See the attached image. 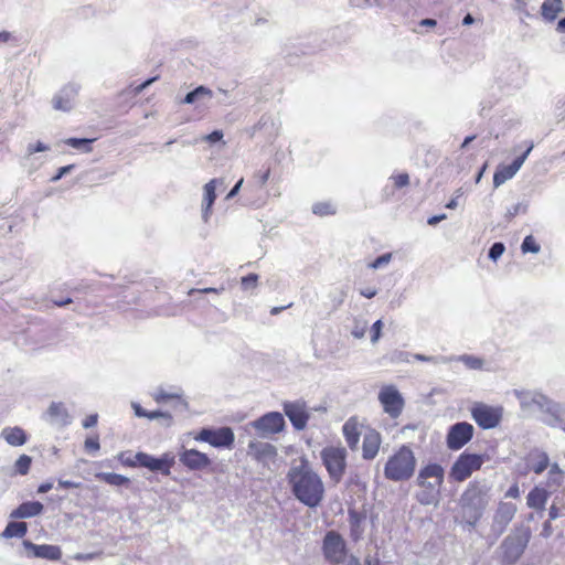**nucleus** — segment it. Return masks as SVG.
<instances>
[{
    "mask_svg": "<svg viewBox=\"0 0 565 565\" xmlns=\"http://www.w3.org/2000/svg\"><path fill=\"white\" fill-rule=\"evenodd\" d=\"M224 290H225V287H224V286H221V287H218V288H212V287H209V288H202V289L192 288V289H190L189 295H190V296H193V295H195V294H216V295H220V294H222Z\"/></svg>",
    "mask_w": 565,
    "mask_h": 565,
    "instance_id": "obj_51",
    "label": "nucleus"
},
{
    "mask_svg": "<svg viewBox=\"0 0 565 565\" xmlns=\"http://www.w3.org/2000/svg\"><path fill=\"white\" fill-rule=\"evenodd\" d=\"M379 402L383 411L391 417L397 418L401 416L405 401L396 386L390 384L381 387L379 392Z\"/></svg>",
    "mask_w": 565,
    "mask_h": 565,
    "instance_id": "obj_8",
    "label": "nucleus"
},
{
    "mask_svg": "<svg viewBox=\"0 0 565 565\" xmlns=\"http://www.w3.org/2000/svg\"><path fill=\"white\" fill-rule=\"evenodd\" d=\"M43 420L54 427H65L71 424V416L63 403L52 402L42 415Z\"/></svg>",
    "mask_w": 565,
    "mask_h": 565,
    "instance_id": "obj_20",
    "label": "nucleus"
},
{
    "mask_svg": "<svg viewBox=\"0 0 565 565\" xmlns=\"http://www.w3.org/2000/svg\"><path fill=\"white\" fill-rule=\"evenodd\" d=\"M146 418L151 419V420L162 418L166 420V426H170L172 424V416L168 412H162V411L148 412V416H146Z\"/></svg>",
    "mask_w": 565,
    "mask_h": 565,
    "instance_id": "obj_47",
    "label": "nucleus"
},
{
    "mask_svg": "<svg viewBox=\"0 0 565 565\" xmlns=\"http://www.w3.org/2000/svg\"><path fill=\"white\" fill-rule=\"evenodd\" d=\"M392 253H384L376 257L372 263H370L369 267L372 269L383 268L390 264V262L392 260Z\"/></svg>",
    "mask_w": 565,
    "mask_h": 565,
    "instance_id": "obj_45",
    "label": "nucleus"
},
{
    "mask_svg": "<svg viewBox=\"0 0 565 565\" xmlns=\"http://www.w3.org/2000/svg\"><path fill=\"white\" fill-rule=\"evenodd\" d=\"M99 447H100V446H99V441H98V438H97V437H96V438H87V439L85 440V448H86L87 450H89V451H90V450H95V451H96V450H98V449H99Z\"/></svg>",
    "mask_w": 565,
    "mask_h": 565,
    "instance_id": "obj_61",
    "label": "nucleus"
},
{
    "mask_svg": "<svg viewBox=\"0 0 565 565\" xmlns=\"http://www.w3.org/2000/svg\"><path fill=\"white\" fill-rule=\"evenodd\" d=\"M269 175H270L269 169H267L265 171L257 172V174L255 177L257 178L258 185L264 186L266 184V182L268 181Z\"/></svg>",
    "mask_w": 565,
    "mask_h": 565,
    "instance_id": "obj_59",
    "label": "nucleus"
},
{
    "mask_svg": "<svg viewBox=\"0 0 565 565\" xmlns=\"http://www.w3.org/2000/svg\"><path fill=\"white\" fill-rule=\"evenodd\" d=\"M74 168H75L74 164H68V166L61 167L58 169L57 173L55 175H53L50 180L52 182H56L60 179H62L65 174L70 173L72 170H74Z\"/></svg>",
    "mask_w": 565,
    "mask_h": 565,
    "instance_id": "obj_53",
    "label": "nucleus"
},
{
    "mask_svg": "<svg viewBox=\"0 0 565 565\" xmlns=\"http://www.w3.org/2000/svg\"><path fill=\"white\" fill-rule=\"evenodd\" d=\"M97 420H98V415L97 414H92V415L87 416L84 419L83 427L84 428L94 427L97 424Z\"/></svg>",
    "mask_w": 565,
    "mask_h": 565,
    "instance_id": "obj_63",
    "label": "nucleus"
},
{
    "mask_svg": "<svg viewBox=\"0 0 565 565\" xmlns=\"http://www.w3.org/2000/svg\"><path fill=\"white\" fill-rule=\"evenodd\" d=\"M23 546L25 548V552H24L25 556H28V557L35 556V544H33L30 541H23Z\"/></svg>",
    "mask_w": 565,
    "mask_h": 565,
    "instance_id": "obj_64",
    "label": "nucleus"
},
{
    "mask_svg": "<svg viewBox=\"0 0 565 565\" xmlns=\"http://www.w3.org/2000/svg\"><path fill=\"white\" fill-rule=\"evenodd\" d=\"M94 139L89 138H68L65 140V143L76 150H79L82 152H89L92 151V142Z\"/></svg>",
    "mask_w": 565,
    "mask_h": 565,
    "instance_id": "obj_37",
    "label": "nucleus"
},
{
    "mask_svg": "<svg viewBox=\"0 0 565 565\" xmlns=\"http://www.w3.org/2000/svg\"><path fill=\"white\" fill-rule=\"evenodd\" d=\"M512 393L518 398L521 411L526 415L542 413L550 399L543 393L533 390H513Z\"/></svg>",
    "mask_w": 565,
    "mask_h": 565,
    "instance_id": "obj_10",
    "label": "nucleus"
},
{
    "mask_svg": "<svg viewBox=\"0 0 565 565\" xmlns=\"http://www.w3.org/2000/svg\"><path fill=\"white\" fill-rule=\"evenodd\" d=\"M533 148L534 143L532 141H529L526 142V149L524 150V152L521 156L516 157L512 161V163L499 164L493 174V186L499 188L508 180L512 179L521 169V167L523 166L524 161L526 160Z\"/></svg>",
    "mask_w": 565,
    "mask_h": 565,
    "instance_id": "obj_12",
    "label": "nucleus"
},
{
    "mask_svg": "<svg viewBox=\"0 0 565 565\" xmlns=\"http://www.w3.org/2000/svg\"><path fill=\"white\" fill-rule=\"evenodd\" d=\"M284 411L297 430H302L307 426L309 415L305 411L303 405L299 403H286Z\"/></svg>",
    "mask_w": 565,
    "mask_h": 565,
    "instance_id": "obj_24",
    "label": "nucleus"
},
{
    "mask_svg": "<svg viewBox=\"0 0 565 565\" xmlns=\"http://www.w3.org/2000/svg\"><path fill=\"white\" fill-rule=\"evenodd\" d=\"M349 2L354 8H360V9L372 8L371 0H349Z\"/></svg>",
    "mask_w": 565,
    "mask_h": 565,
    "instance_id": "obj_60",
    "label": "nucleus"
},
{
    "mask_svg": "<svg viewBox=\"0 0 565 565\" xmlns=\"http://www.w3.org/2000/svg\"><path fill=\"white\" fill-rule=\"evenodd\" d=\"M31 463H32L31 457H29L26 455H22L15 461V465H14L15 471L20 475H25L29 471Z\"/></svg>",
    "mask_w": 565,
    "mask_h": 565,
    "instance_id": "obj_42",
    "label": "nucleus"
},
{
    "mask_svg": "<svg viewBox=\"0 0 565 565\" xmlns=\"http://www.w3.org/2000/svg\"><path fill=\"white\" fill-rule=\"evenodd\" d=\"M473 426L467 422H459L449 427L446 443L451 450H459L468 444L473 436Z\"/></svg>",
    "mask_w": 565,
    "mask_h": 565,
    "instance_id": "obj_15",
    "label": "nucleus"
},
{
    "mask_svg": "<svg viewBox=\"0 0 565 565\" xmlns=\"http://www.w3.org/2000/svg\"><path fill=\"white\" fill-rule=\"evenodd\" d=\"M151 396L158 404L166 403L168 401H175V409L181 412L188 411V402L182 398V391L180 388L167 391L163 387H158L151 393Z\"/></svg>",
    "mask_w": 565,
    "mask_h": 565,
    "instance_id": "obj_23",
    "label": "nucleus"
},
{
    "mask_svg": "<svg viewBox=\"0 0 565 565\" xmlns=\"http://www.w3.org/2000/svg\"><path fill=\"white\" fill-rule=\"evenodd\" d=\"M213 97V92L203 85L195 87L193 90L189 92L184 98L181 100L183 104L193 105L195 104L196 108L206 107L205 100H210Z\"/></svg>",
    "mask_w": 565,
    "mask_h": 565,
    "instance_id": "obj_27",
    "label": "nucleus"
},
{
    "mask_svg": "<svg viewBox=\"0 0 565 565\" xmlns=\"http://www.w3.org/2000/svg\"><path fill=\"white\" fill-rule=\"evenodd\" d=\"M322 550L324 557L329 562L341 563L345 557V542L342 536L334 531H329L326 534Z\"/></svg>",
    "mask_w": 565,
    "mask_h": 565,
    "instance_id": "obj_16",
    "label": "nucleus"
},
{
    "mask_svg": "<svg viewBox=\"0 0 565 565\" xmlns=\"http://www.w3.org/2000/svg\"><path fill=\"white\" fill-rule=\"evenodd\" d=\"M213 430L214 429H207V428L202 429L200 431V434L198 435L196 440L205 441L211 445L212 437H213Z\"/></svg>",
    "mask_w": 565,
    "mask_h": 565,
    "instance_id": "obj_55",
    "label": "nucleus"
},
{
    "mask_svg": "<svg viewBox=\"0 0 565 565\" xmlns=\"http://www.w3.org/2000/svg\"><path fill=\"white\" fill-rule=\"evenodd\" d=\"M490 487L486 481H473L463 491L460 502L465 510L470 512V525H476L483 510L489 503Z\"/></svg>",
    "mask_w": 565,
    "mask_h": 565,
    "instance_id": "obj_4",
    "label": "nucleus"
},
{
    "mask_svg": "<svg viewBox=\"0 0 565 565\" xmlns=\"http://www.w3.org/2000/svg\"><path fill=\"white\" fill-rule=\"evenodd\" d=\"M366 329H367L366 321H355L351 333L354 338L361 339L365 335Z\"/></svg>",
    "mask_w": 565,
    "mask_h": 565,
    "instance_id": "obj_49",
    "label": "nucleus"
},
{
    "mask_svg": "<svg viewBox=\"0 0 565 565\" xmlns=\"http://www.w3.org/2000/svg\"><path fill=\"white\" fill-rule=\"evenodd\" d=\"M531 539V530L527 526L514 529L501 543L500 550L505 563L514 564L524 553Z\"/></svg>",
    "mask_w": 565,
    "mask_h": 565,
    "instance_id": "obj_5",
    "label": "nucleus"
},
{
    "mask_svg": "<svg viewBox=\"0 0 565 565\" xmlns=\"http://www.w3.org/2000/svg\"><path fill=\"white\" fill-rule=\"evenodd\" d=\"M416 468V458L413 450L402 446L385 463L384 476L387 480L398 482L409 480Z\"/></svg>",
    "mask_w": 565,
    "mask_h": 565,
    "instance_id": "obj_3",
    "label": "nucleus"
},
{
    "mask_svg": "<svg viewBox=\"0 0 565 565\" xmlns=\"http://www.w3.org/2000/svg\"><path fill=\"white\" fill-rule=\"evenodd\" d=\"M342 433L349 448L356 450L361 437V427L358 420L353 417L349 418L342 427Z\"/></svg>",
    "mask_w": 565,
    "mask_h": 565,
    "instance_id": "obj_26",
    "label": "nucleus"
},
{
    "mask_svg": "<svg viewBox=\"0 0 565 565\" xmlns=\"http://www.w3.org/2000/svg\"><path fill=\"white\" fill-rule=\"evenodd\" d=\"M320 457L329 475V478L334 483H339L342 480L347 469L345 448L334 446L324 447L320 452Z\"/></svg>",
    "mask_w": 565,
    "mask_h": 565,
    "instance_id": "obj_6",
    "label": "nucleus"
},
{
    "mask_svg": "<svg viewBox=\"0 0 565 565\" xmlns=\"http://www.w3.org/2000/svg\"><path fill=\"white\" fill-rule=\"evenodd\" d=\"M390 179L393 181L394 186L396 189H402L409 184V175L406 172H403V173H399L396 175H392Z\"/></svg>",
    "mask_w": 565,
    "mask_h": 565,
    "instance_id": "obj_48",
    "label": "nucleus"
},
{
    "mask_svg": "<svg viewBox=\"0 0 565 565\" xmlns=\"http://www.w3.org/2000/svg\"><path fill=\"white\" fill-rule=\"evenodd\" d=\"M359 294L362 297H365L367 299H372V298H374L377 295V289L374 288V287H365V288L359 289Z\"/></svg>",
    "mask_w": 565,
    "mask_h": 565,
    "instance_id": "obj_58",
    "label": "nucleus"
},
{
    "mask_svg": "<svg viewBox=\"0 0 565 565\" xmlns=\"http://www.w3.org/2000/svg\"><path fill=\"white\" fill-rule=\"evenodd\" d=\"M180 462L190 470H203L211 465L207 455L196 449H184L179 455Z\"/></svg>",
    "mask_w": 565,
    "mask_h": 565,
    "instance_id": "obj_21",
    "label": "nucleus"
},
{
    "mask_svg": "<svg viewBox=\"0 0 565 565\" xmlns=\"http://www.w3.org/2000/svg\"><path fill=\"white\" fill-rule=\"evenodd\" d=\"M223 138V132L221 130H214L211 134L203 137V140L215 143L218 142Z\"/></svg>",
    "mask_w": 565,
    "mask_h": 565,
    "instance_id": "obj_56",
    "label": "nucleus"
},
{
    "mask_svg": "<svg viewBox=\"0 0 565 565\" xmlns=\"http://www.w3.org/2000/svg\"><path fill=\"white\" fill-rule=\"evenodd\" d=\"M382 444L381 434L374 429L367 430L363 436L362 457L365 460H373L380 450Z\"/></svg>",
    "mask_w": 565,
    "mask_h": 565,
    "instance_id": "obj_25",
    "label": "nucleus"
},
{
    "mask_svg": "<svg viewBox=\"0 0 565 565\" xmlns=\"http://www.w3.org/2000/svg\"><path fill=\"white\" fill-rule=\"evenodd\" d=\"M287 481L294 497L305 507L317 509L326 497L324 482L306 458L290 467Z\"/></svg>",
    "mask_w": 565,
    "mask_h": 565,
    "instance_id": "obj_1",
    "label": "nucleus"
},
{
    "mask_svg": "<svg viewBox=\"0 0 565 565\" xmlns=\"http://www.w3.org/2000/svg\"><path fill=\"white\" fill-rule=\"evenodd\" d=\"M50 301L53 303V306H56V307H65V306L71 305V303H75V307H74L73 311L78 312V313H83L84 312L83 306L77 300L76 297L75 298H72V297L51 298Z\"/></svg>",
    "mask_w": 565,
    "mask_h": 565,
    "instance_id": "obj_38",
    "label": "nucleus"
},
{
    "mask_svg": "<svg viewBox=\"0 0 565 565\" xmlns=\"http://www.w3.org/2000/svg\"><path fill=\"white\" fill-rule=\"evenodd\" d=\"M527 211V204L523 202H519L507 209L505 218L512 220L514 216L519 214H525Z\"/></svg>",
    "mask_w": 565,
    "mask_h": 565,
    "instance_id": "obj_43",
    "label": "nucleus"
},
{
    "mask_svg": "<svg viewBox=\"0 0 565 565\" xmlns=\"http://www.w3.org/2000/svg\"><path fill=\"white\" fill-rule=\"evenodd\" d=\"M312 213L319 216L333 215L335 206L330 202H318L312 205Z\"/></svg>",
    "mask_w": 565,
    "mask_h": 565,
    "instance_id": "obj_39",
    "label": "nucleus"
},
{
    "mask_svg": "<svg viewBox=\"0 0 565 565\" xmlns=\"http://www.w3.org/2000/svg\"><path fill=\"white\" fill-rule=\"evenodd\" d=\"M503 415L501 406H490L483 403H476L471 407V416L473 420L483 429L497 427Z\"/></svg>",
    "mask_w": 565,
    "mask_h": 565,
    "instance_id": "obj_9",
    "label": "nucleus"
},
{
    "mask_svg": "<svg viewBox=\"0 0 565 565\" xmlns=\"http://www.w3.org/2000/svg\"><path fill=\"white\" fill-rule=\"evenodd\" d=\"M119 460L128 467H139V462L137 461L136 455L134 457H126L124 452L119 455Z\"/></svg>",
    "mask_w": 565,
    "mask_h": 565,
    "instance_id": "obj_57",
    "label": "nucleus"
},
{
    "mask_svg": "<svg viewBox=\"0 0 565 565\" xmlns=\"http://www.w3.org/2000/svg\"><path fill=\"white\" fill-rule=\"evenodd\" d=\"M541 250L540 244L536 242L533 235H527L524 237L521 244V252L523 254L533 253L537 254Z\"/></svg>",
    "mask_w": 565,
    "mask_h": 565,
    "instance_id": "obj_40",
    "label": "nucleus"
},
{
    "mask_svg": "<svg viewBox=\"0 0 565 565\" xmlns=\"http://www.w3.org/2000/svg\"><path fill=\"white\" fill-rule=\"evenodd\" d=\"M35 515V502H25L10 513L11 519H23Z\"/></svg>",
    "mask_w": 565,
    "mask_h": 565,
    "instance_id": "obj_36",
    "label": "nucleus"
},
{
    "mask_svg": "<svg viewBox=\"0 0 565 565\" xmlns=\"http://www.w3.org/2000/svg\"><path fill=\"white\" fill-rule=\"evenodd\" d=\"M136 462H139V467L147 468L153 472H160L163 476H169L174 465V456L170 452H164L161 457L156 458L149 454L139 451L136 454Z\"/></svg>",
    "mask_w": 565,
    "mask_h": 565,
    "instance_id": "obj_13",
    "label": "nucleus"
},
{
    "mask_svg": "<svg viewBox=\"0 0 565 565\" xmlns=\"http://www.w3.org/2000/svg\"><path fill=\"white\" fill-rule=\"evenodd\" d=\"M444 476L445 470L438 463H429L419 470L416 483L422 490L416 493V499L420 504L430 505L438 502Z\"/></svg>",
    "mask_w": 565,
    "mask_h": 565,
    "instance_id": "obj_2",
    "label": "nucleus"
},
{
    "mask_svg": "<svg viewBox=\"0 0 565 565\" xmlns=\"http://www.w3.org/2000/svg\"><path fill=\"white\" fill-rule=\"evenodd\" d=\"M234 433L230 427L213 430L211 446L230 448L234 444Z\"/></svg>",
    "mask_w": 565,
    "mask_h": 565,
    "instance_id": "obj_29",
    "label": "nucleus"
},
{
    "mask_svg": "<svg viewBox=\"0 0 565 565\" xmlns=\"http://www.w3.org/2000/svg\"><path fill=\"white\" fill-rule=\"evenodd\" d=\"M520 497V488L518 483H513L505 492V498L516 499Z\"/></svg>",
    "mask_w": 565,
    "mask_h": 565,
    "instance_id": "obj_62",
    "label": "nucleus"
},
{
    "mask_svg": "<svg viewBox=\"0 0 565 565\" xmlns=\"http://www.w3.org/2000/svg\"><path fill=\"white\" fill-rule=\"evenodd\" d=\"M62 556L61 548L56 545H38V557L46 558L50 561H57Z\"/></svg>",
    "mask_w": 565,
    "mask_h": 565,
    "instance_id": "obj_35",
    "label": "nucleus"
},
{
    "mask_svg": "<svg viewBox=\"0 0 565 565\" xmlns=\"http://www.w3.org/2000/svg\"><path fill=\"white\" fill-rule=\"evenodd\" d=\"M541 420L550 427L565 431V405L550 398L541 413Z\"/></svg>",
    "mask_w": 565,
    "mask_h": 565,
    "instance_id": "obj_17",
    "label": "nucleus"
},
{
    "mask_svg": "<svg viewBox=\"0 0 565 565\" xmlns=\"http://www.w3.org/2000/svg\"><path fill=\"white\" fill-rule=\"evenodd\" d=\"M248 427L255 429L257 436L267 438L281 431L285 427L284 416L278 412H270L256 420L248 423Z\"/></svg>",
    "mask_w": 565,
    "mask_h": 565,
    "instance_id": "obj_11",
    "label": "nucleus"
},
{
    "mask_svg": "<svg viewBox=\"0 0 565 565\" xmlns=\"http://www.w3.org/2000/svg\"><path fill=\"white\" fill-rule=\"evenodd\" d=\"M96 478L115 487H124L130 483L129 478L114 472H99Z\"/></svg>",
    "mask_w": 565,
    "mask_h": 565,
    "instance_id": "obj_34",
    "label": "nucleus"
},
{
    "mask_svg": "<svg viewBox=\"0 0 565 565\" xmlns=\"http://www.w3.org/2000/svg\"><path fill=\"white\" fill-rule=\"evenodd\" d=\"M28 532V524L24 521H11L8 523L1 536L3 539L23 537Z\"/></svg>",
    "mask_w": 565,
    "mask_h": 565,
    "instance_id": "obj_33",
    "label": "nucleus"
},
{
    "mask_svg": "<svg viewBox=\"0 0 565 565\" xmlns=\"http://www.w3.org/2000/svg\"><path fill=\"white\" fill-rule=\"evenodd\" d=\"M81 85L76 82L65 84L52 98V106L58 111H71L76 104Z\"/></svg>",
    "mask_w": 565,
    "mask_h": 565,
    "instance_id": "obj_14",
    "label": "nucleus"
},
{
    "mask_svg": "<svg viewBox=\"0 0 565 565\" xmlns=\"http://www.w3.org/2000/svg\"><path fill=\"white\" fill-rule=\"evenodd\" d=\"M257 280H258V275L256 274H248L247 276L243 277L242 278V287L244 289H250V288H255L256 285H257Z\"/></svg>",
    "mask_w": 565,
    "mask_h": 565,
    "instance_id": "obj_50",
    "label": "nucleus"
},
{
    "mask_svg": "<svg viewBox=\"0 0 565 565\" xmlns=\"http://www.w3.org/2000/svg\"><path fill=\"white\" fill-rule=\"evenodd\" d=\"M382 328H383V322L382 320H376L372 327H371V330H370V333H371V341L372 342H376L380 337H381V332H382Z\"/></svg>",
    "mask_w": 565,
    "mask_h": 565,
    "instance_id": "obj_52",
    "label": "nucleus"
},
{
    "mask_svg": "<svg viewBox=\"0 0 565 565\" xmlns=\"http://www.w3.org/2000/svg\"><path fill=\"white\" fill-rule=\"evenodd\" d=\"M562 11V0H545L541 7L542 17L548 22H553Z\"/></svg>",
    "mask_w": 565,
    "mask_h": 565,
    "instance_id": "obj_32",
    "label": "nucleus"
},
{
    "mask_svg": "<svg viewBox=\"0 0 565 565\" xmlns=\"http://www.w3.org/2000/svg\"><path fill=\"white\" fill-rule=\"evenodd\" d=\"M505 252V245L502 242H495L491 245L488 252V257L492 262H497Z\"/></svg>",
    "mask_w": 565,
    "mask_h": 565,
    "instance_id": "obj_44",
    "label": "nucleus"
},
{
    "mask_svg": "<svg viewBox=\"0 0 565 565\" xmlns=\"http://www.w3.org/2000/svg\"><path fill=\"white\" fill-rule=\"evenodd\" d=\"M529 466L534 473L541 475L550 466L548 455L541 450L532 451L529 456Z\"/></svg>",
    "mask_w": 565,
    "mask_h": 565,
    "instance_id": "obj_30",
    "label": "nucleus"
},
{
    "mask_svg": "<svg viewBox=\"0 0 565 565\" xmlns=\"http://www.w3.org/2000/svg\"><path fill=\"white\" fill-rule=\"evenodd\" d=\"M222 183L223 181L221 179H212L203 186L201 214L204 223H207L212 215V206L216 199V186Z\"/></svg>",
    "mask_w": 565,
    "mask_h": 565,
    "instance_id": "obj_22",
    "label": "nucleus"
},
{
    "mask_svg": "<svg viewBox=\"0 0 565 565\" xmlns=\"http://www.w3.org/2000/svg\"><path fill=\"white\" fill-rule=\"evenodd\" d=\"M516 511L518 509L514 503L500 502L493 515L491 530L498 536L501 535L505 531L510 522L513 520Z\"/></svg>",
    "mask_w": 565,
    "mask_h": 565,
    "instance_id": "obj_18",
    "label": "nucleus"
},
{
    "mask_svg": "<svg viewBox=\"0 0 565 565\" xmlns=\"http://www.w3.org/2000/svg\"><path fill=\"white\" fill-rule=\"evenodd\" d=\"M564 472L557 475L547 473L546 486L550 489L555 490L564 482Z\"/></svg>",
    "mask_w": 565,
    "mask_h": 565,
    "instance_id": "obj_46",
    "label": "nucleus"
},
{
    "mask_svg": "<svg viewBox=\"0 0 565 565\" xmlns=\"http://www.w3.org/2000/svg\"><path fill=\"white\" fill-rule=\"evenodd\" d=\"M548 495L550 492L546 489L535 487L529 492L526 497V504L531 509L544 510Z\"/></svg>",
    "mask_w": 565,
    "mask_h": 565,
    "instance_id": "obj_28",
    "label": "nucleus"
},
{
    "mask_svg": "<svg viewBox=\"0 0 565 565\" xmlns=\"http://www.w3.org/2000/svg\"><path fill=\"white\" fill-rule=\"evenodd\" d=\"M247 455L263 465H269L275 461L277 449L269 443L250 440L247 446Z\"/></svg>",
    "mask_w": 565,
    "mask_h": 565,
    "instance_id": "obj_19",
    "label": "nucleus"
},
{
    "mask_svg": "<svg viewBox=\"0 0 565 565\" xmlns=\"http://www.w3.org/2000/svg\"><path fill=\"white\" fill-rule=\"evenodd\" d=\"M1 436L11 446H21L26 441V434L20 427H7L1 431Z\"/></svg>",
    "mask_w": 565,
    "mask_h": 565,
    "instance_id": "obj_31",
    "label": "nucleus"
},
{
    "mask_svg": "<svg viewBox=\"0 0 565 565\" xmlns=\"http://www.w3.org/2000/svg\"><path fill=\"white\" fill-rule=\"evenodd\" d=\"M459 361L471 370H480L484 365L483 360L476 355H460Z\"/></svg>",
    "mask_w": 565,
    "mask_h": 565,
    "instance_id": "obj_41",
    "label": "nucleus"
},
{
    "mask_svg": "<svg viewBox=\"0 0 565 565\" xmlns=\"http://www.w3.org/2000/svg\"><path fill=\"white\" fill-rule=\"evenodd\" d=\"M565 513L562 511L561 508H558L555 503V501L552 503L548 510V519L550 521L556 520L561 516H564Z\"/></svg>",
    "mask_w": 565,
    "mask_h": 565,
    "instance_id": "obj_54",
    "label": "nucleus"
},
{
    "mask_svg": "<svg viewBox=\"0 0 565 565\" xmlns=\"http://www.w3.org/2000/svg\"><path fill=\"white\" fill-rule=\"evenodd\" d=\"M483 462L484 457L482 455L462 452L454 462L449 471V478L457 482H462L468 479L473 471L479 470Z\"/></svg>",
    "mask_w": 565,
    "mask_h": 565,
    "instance_id": "obj_7",
    "label": "nucleus"
}]
</instances>
